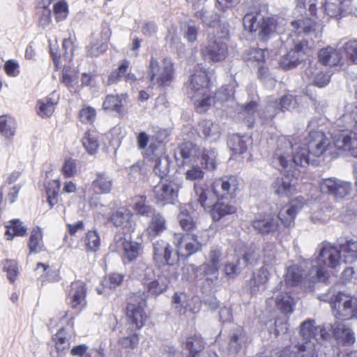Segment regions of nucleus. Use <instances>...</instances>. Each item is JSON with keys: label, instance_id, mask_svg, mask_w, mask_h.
I'll use <instances>...</instances> for the list:
<instances>
[{"label": "nucleus", "instance_id": "obj_1", "mask_svg": "<svg viewBox=\"0 0 357 357\" xmlns=\"http://www.w3.org/2000/svg\"><path fill=\"white\" fill-rule=\"evenodd\" d=\"M331 147L329 139L321 131L310 130L305 142L298 143L294 137L280 136L271 157L273 167L282 171L295 166L305 167L310 163V154L319 157Z\"/></svg>", "mask_w": 357, "mask_h": 357}, {"label": "nucleus", "instance_id": "obj_2", "mask_svg": "<svg viewBox=\"0 0 357 357\" xmlns=\"http://www.w3.org/2000/svg\"><path fill=\"white\" fill-rule=\"evenodd\" d=\"M237 188V181L234 176L215 179L212 184L211 190L207 185L202 183L194 184L195 199L204 210L210 208L213 198H228L234 193Z\"/></svg>", "mask_w": 357, "mask_h": 357}, {"label": "nucleus", "instance_id": "obj_3", "mask_svg": "<svg viewBox=\"0 0 357 357\" xmlns=\"http://www.w3.org/2000/svg\"><path fill=\"white\" fill-rule=\"evenodd\" d=\"M186 87L197 111L199 113L207 111L212 104V100L209 93L208 75L202 66L197 65L195 67L186 83Z\"/></svg>", "mask_w": 357, "mask_h": 357}, {"label": "nucleus", "instance_id": "obj_4", "mask_svg": "<svg viewBox=\"0 0 357 357\" xmlns=\"http://www.w3.org/2000/svg\"><path fill=\"white\" fill-rule=\"evenodd\" d=\"M342 263L340 248L331 243L321 244L317 258V265L312 266L310 271V275H312L310 281L312 282H325L328 277L326 268L337 271Z\"/></svg>", "mask_w": 357, "mask_h": 357}, {"label": "nucleus", "instance_id": "obj_5", "mask_svg": "<svg viewBox=\"0 0 357 357\" xmlns=\"http://www.w3.org/2000/svg\"><path fill=\"white\" fill-rule=\"evenodd\" d=\"M174 78V68L171 59L166 58L160 62L154 57L151 58L146 76L149 89H165Z\"/></svg>", "mask_w": 357, "mask_h": 357}, {"label": "nucleus", "instance_id": "obj_6", "mask_svg": "<svg viewBox=\"0 0 357 357\" xmlns=\"http://www.w3.org/2000/svg\"><path fill=\"white\" fill-rule=\"evenodd\" d=\"M229 30L220 27V33H210L208 41L202 45L201 52L206 61L215 63L226 59L228 54Z\"/></svg>", "mask_w": 357, "mask_h": 357}, {"label": "nucleus", "instance_id": "obj_7", "mask_svg": "<svg viewBox=\"0 0 357 357\" xmlns=\"http://www.w3.org/2000/svg\"><path fill=\"white\" fill-rule=\"evenodd\" d=\"M341 121L347 122L349 126H355V128L351 132H342L335 137V146L357 158V110L354 109L350 114H344Z\"/></svg>", "mask_w": 357, "mask_h": 357}, {"label": "nucleus", "instance_id": "obj_8", "mask_svg": "<svg viewBox=\"0 0 357 357\" xmlns=\"http://www.w3.org/2000/svg\"><path fill=\"white\" fill-rule=\"evenodd\" d=\"M331 307L336 318L351 319L357 316V299L349 294L338 292L331 299Z\"/></svg>", "mask_w": 357, "mask_h": 357}, {"label": "nucleus", "instance_id": "obj_9", "mask_svg": "<svg viewBox=\"0 0 357 357\" xmlns=\"http://www.w3.org/2000/svg\"><path fill=\"white\" fill-rule=\"evenodd\" d=\"M223 258L224 255L218 248H213L209 252L207 261L203 265L198 268L190 264L188 266L187 269L195 274H197L199 270H202L206 276V282H210L208 285L211 286L218 280V269Z\"/></svg>", "mask_w": 357, "mask_h": 357}, {"label": "nucleus", "instance_id": "obj_10", "mask_svg": "<svg viewBox=\"0 0 357 357\" xmlns=\"http://www.w3.org/2000/svg\"><path fill=\"white\" fill-rule=\"evenodd\" d=\"M146 297L145 292L138 291L133 293L128 298L127 316L138 329L143 327L146 320V315L144 312Z\"/></svg>", "mask_w": 357, "mask_h": 357}, {"label": "nucleus", "instance_id": "obj_11", "mask_svg": "<svg viewBox=\"0 0 357 357\" xmlns=\"http://www.w3.org/2000/svg\"><path fill=\"white\" fill-rule=\"evenodd\" d=\"M112 252H123L122 258L125 263L131 262L138 258L142 252V244L127 241L121 236H115L109 245Z\"/></svg>", "mask_w": 357, "mask_h": 357}, {"label": "nucleus", "instance_id": "obj_12", "mask_svg": "<svg viewBox=\"0 0 357 357\" xmlns=\"http://www.w3.org/2000/svg\"><path fill=\"white\" fill-rule=\"evenodd\" d=\"M319 185L322 192L332 195L337 200L342 199L349 195L352 190V185L350 182L335 177L322 179Z\"/></svg>", "mask_w": 357, "mask_h": 357}, {"label": "nucleus", "instance_id": "obj_13", "mask_svg": "<svg viewBox=\"0 0 357 357\" xmlns=\"http://www.w3.org/2000/svg\"><path fill=\"white\" fill-rule=\"evenodd\" d=\"M173 243L176 248L178 257H188L201 248V243L197 239V236L194 234H174Z\"/></svg>", "mask_w": 357, "mask_h": 357}, {"label": "nucleus", "instance_id": "obj_14", "mask_svg": "<svg viewBox=\"0 0 357 357\" xmlns=\"http://www.w3.org/2000/svg\"><path fill=\"white\" fill-rule=\"evenodd\" d=\"M153 260L158 266H162V270L172 272L175 271L172 266L173 261L171 259L172 250L169 243L162 239L156 241L153 243Z\"/></svg>", "mask_w": 357, "mask_h": 357}, {"label": "nucleus", "instance_id": "obj_15", "mask_svg": "<svg viewBox=\"0 0 357 357\" xmlns=\"http://www.w3.org/2000/svg\"><path fill=\"white\" fill-rule=\"evenodd\" d=\"M295 301L287 292L280 291L278 287L273 290V296L266 300V306L268 311L276 308L281 313L287 315L294 311Z\"/></svg>", "mask_w": 357, "mask_h": 357}, {"label": "nucleus", "instance_id": "obj_16", "mask_svg": "<svg viewBox=\"0 0 357 357\" xmlns=\"http://www.w3.org/2000/svg\"><path fill=\"white\" fill-rule=\"evenodd\" d=\"M308 50V42L302 40L296 43L294 47L291 49L280 61L281 68L290 70L296 67L303 59Z\"/></svg>", "mask_w": 357, "mask_h": 357}, {"label": "nucleus", "instance_id": "obj_17", "mask_svg": "<svg viewBox=\"0 0 357 357\" xmlns=\"http://www.w3.org/2000/svg\"><path fill=\"white\" fill-rule=\"evenodd\" d=\"M271 190L279 197H289L297 192V181L292 174H284L275 178Z\"/></svg>", "mask_w": 357, "mask_h": 357}, {"label": "nucleus", "instance_id": "obj_18", "mask_svg": "<svg viewBox=\"0 0 357 357\" xmlns=\"http://www.w3.org/2000/svg\"><path fill=\"white\" fill-rule=\"evenodd\" d=\"M231 251V253H228L225 257L227 261L225 264V271L227 275L234 276L241 273V271L248 264H252L255 259L254 252H246L242 258L238 255H235Z\"/></svg>", "mask_w": 357, "mask_h": 357}, {"label": "nucleus", "instance_id": "obj_19", "mask_svg": "<svg viewBox=\"0 0 357 357\" xmlns=\"http://www.w3.org/2000/svg\"><path fill=\"white\" fill-rule=\"evenodd\" d=\"M330 329L324 326H316L314 320L308 319L303 322L300 327V334L303 342H319L326 340L330 334Z\"/></svg>", "mask_w": 357, "mask_h": 357}, {"label": "nucleus", "instance_id": "obj_20", "mask_svg": "<svg viewBox=\"0 0 357 357\" xmlns=\"http://www.w3.org/2000/svg\"><path fill=\"white\" fill-rule=\"evenodd\" d=\"M178 188L172 182H160L153 190L155 202L162 206L173 204L178 197Z\"/></svg>", "mask_w": 357, "mask_h": 357}, {"label": "nucleus", "instance_id": "obj_21", "mask_svg": "<svg viewBox=\"0 0 357 357\" xmlns=\"http://www.w3.org/2000/svg\"><path fill=\"white\" fill-rule=\"evenodd\" d=\"M305 204V199L298 197L280 209L278 217L284 227H291L294 225L296 216L302 210Z\"/></svg>", "mask_w": 357, "mask_h": 357}, {"label": "nucleus", "instance_id": "obj_22", "mask_svg": "<svg viewBox=\"0 0 357 357\" xmlns=\"http://www.w3.org/2000/svg\"><path fill=\"white\" fill-rule=\"evenodd\" d=\"M316 345L312 341L298 342L294 346H289L280 352L278 357H314Z\"/></svg>", "mask_w": 357, "mask_h": 357}, {"label": "nucleus", "instance_id": "obj_23", "mask_svg": "<svg viewBox=\"0 0 357 357\" xmlns=\"http://www.w3.org/2000/svg\"><path fill=\"white\" fill-rule=\"evenodd\" d=\"M295 106V100L291 95H285L282 96L280 102H270L264 112V116L261 115V118L264 123H268L272 120L275 114L277 109L282 111L289 110Z\"/></svg>", "mask_w": 357, "mask_h": 357}, {"label": "nucleus", "instance_id": "obj_24", "mask_svg": "<svg viewBox=\"0 0 357 357\" xmlns=\"http://www.w3.org/2000/svg\"><path fill=\"white\" fill-rule=\"evenodd\" d=\"M252 226L261 234H269L275 232L279 225L271 214H258L252 221Z\"/></svg>", "mask_w": 357, "mask_h": 357}, {"label": "nucleus", "instance_id": "obj_25", "mask_svg": "<svg viewBox=\"0 0 357 357\" xmlns=\"http://www.w3.org/2000/svg\"><path fill=\"white\" fill-rule=\"evenodd\" d=\"M163 150V146H161L156 149L155 153L153 151V153H148L153 163V172L160 178L166 176L169 172L170 161L168 157L164 155Z\"/></svg>", "mask_w": 357, "mask_h": 357}, {"label": "nucleus", "instance_id": "obj_26", "mask_svg": "<svg viewBox=\"0 0 357 357\" xmlns=\"http://www.w3.org/2000/svg\"><path fill=\"white\" fill-rule=\"evenodd\" d=\"M86 288L85 284L80 280L71 283L68 292V298L73 308L83 309L86 305Z\"/></svg>", "mask_w": 357, "mask_h": 357}, {"label": "nucleus", "instance_id": "obj_27", "mask_svg": "<svg viewBox=\"0 0 357 357\" xmlns=\"http://www.w3.org/2000/svg\"><path fill=\"white\" fill-rule=\"evenodd\" d=\"M176 271L167 272L162 271L161 274L158 275V278L149 282L146 285L148 291L155 296L163 293L167 288L168 284L172 278H176Z\"/></svg>", "mask_w": 357, "mask_h": 357}, {"label": "nucleus", "instance_id": "obj_28", "mask_svg": "<svg viewBox=\"0 0 357 357\" xmlns=\"http://www.w3.org/2000/svg\"><path fill=\"white\" fill-rule=\"evenodd\" d=\"M167 228L165 218L160 213H154L149 222L146 233L149 238L152 240L161 235Z\"/></svg>", "mask_w": 357, "mask_h": 357}, {"label": "nucleus", "instance_id": "obj_29", "mask_svg": "<svg viewBox=\"0 0 357 357\" xmlns=\"http://www.w3.org/2000/svg\"><path fill=\"white\" fill-rule=\"evenodd\" d=\"M306 271L298 264L288 266L284 275V281L289 286H302L305 282Z\"/></svg>", "mask_w": 357, "mask_h": 357}, {"label": "nucleus", "instance_id": "obj_30", "mask_svg": "<svg viewBox=\"0 0 357 357\" xmlns=\"http://www.w3.org/2000/svg\"><path fill=\"white\" fill-rule=\"evenodd\" d=\"M16 129L17 123L13 117L9 115L0 116V136L3 138L6 144H12Z\"/></svg>", "mask_w": 357, "mask_h": 357}, {"label": "nucleus", "instance_id": "obj_31", "mask_svg": "<svg viewBox=\"0 0 357 357\" xmlns=\"http://www.w3.org/2000/svg\"><path fill=\"white\" fill-rule=\"evenodd\" d=\"M333 337L339 344L351 345L355 342V335L351 329L344 323L332 326Z\"/></svg>", "mask_w": 357, "mask_h": 357}, {"label": "nucleus", "instance_id": "obj_32", "mask_svg": "<svg viewBox=\"0 0 357 357\" xmlns=\"http://www.w3.org/2000/svg\"><path fill=\"white\" fill-rule=\"evenodd\" d=\"M304 77L313 85L318 87L326 86L330 81V75L319 70L316 66L310 65L305 70Z\"/></svg>", "mask_w": 357, "mask_h": 357}, {"label": "nucleus", "instance_id": "obj_33", "mask_svg": "<svg viewBox=\"0 0 357 357\" xmlns=\"http://www.w3.org/2000/svg\"><path fill=\"white\" fill-rule=\"evenodd\" d=\"M264 111L265 109L261 113H259L258 105L257 102L252 101L242 108L241 111L238 113V119L244 121L248 127L251 128L257 116H259L261 123H264L263 119L261 118V115L264 116Z\"/></svg>", "mask_w": 357, "mask_h": 357}, {"label": "nucleus", "instance_id": "obj_34", "mask_svg": "<svg viewBox=\"0 0 357 357\" xmlns=\"http://www.w3.org/2000/svg\"><path fill=\"white\" fill-rule=\"evenodd\" d=\"M113 187L112 178L105 172H99L91 183V188L96 194H109Z\"/></svg>", "mask_w": 357, "mask_h": 357}, {"label": "nucleus", "instance_id": "obj_35", "mask_svg": "<svg viewBox=\"0 0 357 357\" xmlns=\"http://www.w3.org/2000/svg\"><path fill=\"white\" fill-rule=\"evenodd\" d=\"M318 58L323 65L334 66L340 62L342 56L339 50L328 46L319 50Z\"/></svg>", "mask_w": 357, "mask_h": 357}, {"label": "nucleus", "instance_id": "obj_36", "mask_svg": "<svg viewBox=\"0 0 357 357\" xmlns=\"http://www.w3.org/2000/svg\"><path fill=\"white\" fill-rule=\"evenodd\" d=\"M199 135L209 142H215L220 135V126L211 121H204L199 125Z\"/></svg>", "mask_w": 357, "mask_h": 357}, {"label": "nucleus", "instance_id": "obj_37", "mask_svg": "<svg viewBox=\"0 0 357 357\" xmlns=\"http://www.w3.org/2000/svg\"><path fill=\"white\" fill-rule=\"evenodd\" d=\"M268 268L264 266L253 274V277L250 281V289L252 294H256L266 289V283L268 280Z\"/></svg>", "mask_w": 357, "mask_h": 357}, {"label": "nucleus", "instance_id": "obj_38", "mask_svg": "<svg viewBox=\"0 0 357 357\" xmlns=\"http://www.w3.org/2000/svg\"><path fill=\"white\" fill-rule=\"evenodd\" d=\"M185 348L189 351L188 357H200L204 347V341L200 335L194 333L189 335L185 342Z\"/></svg>", "mask_w": 357, "mask_h": 357}, {"label": "nucleus", "instance_id": "obj_39", "mask_svg": "<svg viewBox=\"0 0 357 357\" xmlns=\"http://www.w3.org/2000/svg\"><path fill=\"white\" fill-rule=\"evenodd\" d=\"M236 212L235 206L224 202H218L213 204L211 210V215L214 221H219L227 215Z\"/></svg>", "mask_w": 357, "mask_h": 357}, {"label": "nucleus", "instance_id": "obj_40", "mask_svg": "<svg viewBox=\"0 0 357 357\" xmlns=\"http://www.w3.org/2000/svg\"><path fill=\"white\" fill-rule=\"evenodd\" d=\"M340 255L344 264H354L357 261V242L347 241L340 245Z\"/></svg>", "mask_w": 357, "mask_h": 357}, {"label": "nucleus", "instance_id": "obj_41", "mask_svg": "<svg viewBox=\"0 0 357 357\" xmlns=\"http://www.w3.org/2000/svg\"><path fill=\"white\" fill-rule=\"evenodd\" d=\"M132 215V214L129 209L125 207H121L108 217V220L115 227H126L130 225Z\"/></svg>", "mask_w": 357, "mask_h": 357}, {"label": "nucleus", "instance_id": "obj_42", "mask_svg": "<svg viewBox=\"0 0 357 357\" xmlns=\"http://www.w3.org/2000/svg\"><path fill=\"white\" fill-rule=\"evenodd\" d=\"M251 144V138L245 135H234L228 141V146L234 154H243Z\"/></svg>", "mask_w": 357, "mask_h": 357}, {"label": "nucleus", "instance_id": "obj_43", "mask_svg": "<svg viewBox=\"0 0 357 357\" xmlns=\"http://www.w3.org/2000/svg\"><path fill=\"white\" fill-rule=\"evenodd\" d=\"M247 337L244 330L241 327H236L230 332L229 349L233 353H237L242 345L246 342Z\"/></svg>", "mask_w": 357, "mask_h": 357}, {"label": "nucleus", "instance_id": "obj_44", "mask_svg": "<svg viewBox=\"0 0 357 357\" xmlns=\"http://www.w3.org/2000/svg\"><path fill=\"white\" fill-rule=\"evenodd\" d=\"M174 310L179 314H183L190 307V298L186 293L176 292L172 298Z\"/></svg>", "mask_w": 357, "mask_h": 357}, {"label": "nucleus", "instance_id": "obj_45", "mask_svg": "<svg viewBox=\"0 0 357 357\" xmlns=\"http://www.w3.org/2000/svg\"><path fill=\"white\" fill-rule=\"evenodd\" d=\"M317 24L311 18L299 19L291 22L292 31L295 34L308 33L315 30Z\"/></svg>", "mask_w": 357, "mask_h": 357}, {"label": "nucleus", "instance_id": "obj_46", "mask_svg": "<svg viewBox=\"0 0 357 357\" xmlns=\"http://www.w3.org/2000/svg\"><path fill=\"white\" fill-rule=\"evenodd\" d=\"M179 154L185 161H196L200 154L199 147L192 142H184L179 148Z\"/></svg>", "mask_w": 357, "mask_h": 357}, {"label": "nucleus", "instance_id": "obj_47", "mask_svg": "<svg viewBox=\"0 0 357 357\" xmlns=\"http://www.w3.org/2000/svg\"><path fill=\"white\" fill-rule=\"evenodd\" d=\"M6 227L7 229L5 234L8 240L12 239L15 236H24L27 231V227L19 219L10 220Z\"/></svg>", "mask_w": 357, "mask_h": 357}, {"label": "nucleus", "instance_id": "obj_48", "mask_svg": "<svg viewBox=\"0 0 357 357\" xmlns=\"http://www.w3.org/2000/svg\"><path fill=\"white\" fill-rule=\"evenodd\" d=\"M201 163L206 169L213 171L216 168L217 152L213 148H204L202 151Z\"/></svg>", "mask_w": 357, "mask_h": 357}, {"label": "nucleus", "instance_id": "obj_49", "mask_svg": "<svg viewBox=\"0 0 357 357\" xmlns=\"http://www.w3.org/2000/svg\"><path fill=\"white\" fill-rule=\"evenodd\" d=\"M29 248L30 252L38 253L43 250V234L39 227L32 229L29 237Z\"/></svg>", "mask_w": 357, "mask_h": 357}, {"label": "nucleus", "instance_id": "obj_50", "mask_svg": "<svg viewBox=\"0 0 357 357\" xmlns=\"http://www.w3.org/2000/svg\"><path fill=\"white\" fill-rule=\"evenodd\" d=\"M126 98V95H108L105 98L102 107L105 110L114 111L119 113L122 107L123 100Z\"/></svg>", "mask_w": 357, "mask_h": 357}, {"label": "nucleus", "instance_id": "obj_51", "mask_svg": "<svg viewBox=\"0 0 357 357\" xmlns=\"http://www.w3.org/2000/svg\"><path fill=\"white\" fill-rule=\"evenodd\" d=\"M55 103L50 97L39 100L37 102V114L43 117L50 116L54 111Z\"/></svg>", "mask_w": 357, "mask_h": 357}, {"label": "nucleus", "instance_id": "obj_52", "mask_svg": "<svg viewBox=\"0 0 357 357\" xmlns=\"http://www.w3.org/2000/svg\"><path fill=\"white\" fill-rule=\"evenodd\" d=\"M118 342L123 348L133 350L137 347L139 337L136 333L128 330L127 335L119 337Z\"/></svg>", "mask_w": 357, "mask_h": 357}, {"label": "nucleus", "instance_id": "obj_53", "mask_svg": "<svg viewBox=\"0 0 357 357\" xmlns=\"http://www.w3.org/2000/svg\"><path fill=\"white\" fill-rule=\"evenodd\" d=\"M130 66V61L128 60H123L118 68L111 73V74L109 75L108 77V84H112L114 83L117 82L121 78H123V79L126 77V74L130 70L129 69Z\"/></svg>", "mask_w": 357, "mask_h": 357}, {"label": "nucleus", "instance_id": "obj_54", "mask_svg": "<svg viewBox=\"0 0 357 357\" xmlns=\"http://www.w3.org/2000/svg\"><path fill=\"white\" fill-rule=\"evenodd\" d=\"M261 21V15L258 13H247L243 17V25L246 30L250 32L256 31L259 29Z\"/></svg>", "mask_w": 357, "mask_h": 357}, {"label": "nucleus", "instance_id": "obj_55", "mask_svg": "<svg viewBox=\"0 0 357 357\" xmlns=\"http://www.w3.org/2000/svg\"><path fill=\"white\" fill-rule=\"evenodd\" d=\"M82 144L89 154H95L99 146L96 133L86 132L82 138Z\"/></svg>", "mask_w": 357, "mask_h": 357}, {"label": "nucleus", "instance_id": "obj_56", "mask_svg": "<svg viewBox=\"0 0 357 357\" xmlns=\"http://www.w3.org/2000/svg\"><path fill=\"white\" fill-rule=\"evenodd\" d=\"M178 219L181 227L185 231H191L195 227V222L185 206L181 207Z\"/></svg>", "mask_w": 357, "mask_h": 357}, {"label": "nucleus", "instance_id": "obj_57", "mask_svg": "<svg viewBox=\"0 0 357 357\" xmlns=\"http://www.w3.org/2000/svg\"><path fill=\"white\" fill-rule=\"evenodd\" d=\"M50 3L49 0H43L40 3L39 14L40 17L38 20L39 25L43 28L47 27L51 23V10L48 8Z\"/></svg>", "mask_w": 357, "mask_h": 357}, {"label": "nucleus", "instance_id": "obj_58", "mask_svg": "<svg viewBox=\"0 0 357 357\" xmlns=\"http://www.w3.org/2000/svg\"><path fill=\"white\" fill-rule=\"evenodd\" d=\"M259 34L263 38L270 36L276 29L275 21L273 18H264L261 16V21L259 24Z\"/></svg>", "mask_w": 357, "mask_h": 357}, {"label": "nucleus", "instance_id": "obj_59", "mask_svg": "<svg viewBox=\"0 0 357 357\" xmlns=\"http://www.w3.org/2000/svg\"><path fill=\"white\" fill-rule=\"evenodd\" d=\"M59 188L60 183L58 180H53L48 183L46 194L47 196V202L51 208L58 202Z\"/></svg>", "mask_w": 357, "mask_h": 357}, {"label": "nucleus", "instance_id": "obj_60", "mask_svg": "<svg viewBox=\"0 0 357 357\" xmlns=\"http://www.w3.org/2000/svg\"><path fill=\"white\" fill-rule=\"evenodd\" d=\"M74 334L73 321L72 319L68 321L66 327H62L55 335L54 341L60 342H70V339Z\"/></svg>", "mask_w": 357, "mask_h": 357}, {"label": "nucleus", "instance_id": "obj_61", "mask_svg": "<svg viewBox=\"0 0 357 357\" xmlns=\"http://www.w3.org/2000/svg\"><path fill=\"white\" fill-rule=\"evenodd\" d=\"M204 172L198 165H189L186 169L184 176L185 180L190 181H200L204 177Z\"/></svg>", "mask_w": 357, "mask_h": 357}, {"label": "nucleus", "instance_id": "obj_62", "mask_svg": "<svg viewBox=\"0 0 357 357\" xmlns=\"http://www.w3.org/2000/svg\"><path fill=\"white\" fill-rule=\"evenodd\" d=\"M107 50V44L100 40L99 38L95 39L87 47V54L91 56H98Z\"/></svg>", "mask_w": 357, "mask_h": 357}, {"label": "nucleus", "instance_id": "obj_63", "mask_svg": "<svg viewBox=\"0 0 357 357\" xmlns=\"http://www.w3.org/2000/svg\"><path fill=\"white\" fill-rule=\"evenodd\" d=\"M85 244L87 249L92 252L97 251L100 245V236L96 231H89L86 234Z\"/></svg>", "mask_w": 357, "mask_h": 357}, {"label": "nucleus", "instance_id": "obj_64", "mask_svg": "<svg viewBox=\"0 0 357 357\" xmlns=\"http://www.w3.org/2000/svg\"><path fill=\"white\" fill-rule=\"evenodd\" d=\"M344 51L347 59L357 64V40H350L344 45Z\"/></svg>", "mask_w": 357, "mask_h": 357}]
</instances>
